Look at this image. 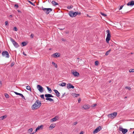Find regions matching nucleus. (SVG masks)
Returning <instances> with one entry per match:
<instances>
[{"label":"nucleus","instance_id":"4be33fe9","mask_svg":"<svg viewBox=\"0 0 134 134\" xmlns=\"http://www.w3.org/2000/svg\"><path fill=\"white\" fill-rule=\"evenodd\" d=\"M14 92L16 95H19L20 96H21V97L22 96H23V95L22 94L20 93H18L16 92Z\"/></svg>","mask_w":134,"mask_h":134},{"label":"nucleus","instance_id":"37998d69","mask_svg":"<svg viewBox=\"0 0 134 134\" xmlns=\"http://www.w3.org/2000/svg\"><path fill=\"white\" fill-rule=\"evenodd\" d=\"M77 123V122H75L73 123V125H76Z\"/></svg>","mask_w":134,"mask_h":134},{"label":"nucleus","instance_id":"de8ad7c7","mask_svg":"<svg viewBox=\"0 0 134 134\" xmlns=\"http://www.w3.org/2000/svg\"><path fill=\"white\" fill-rule=\"evenodd\" d=\"M123 6L124 5H123L121 6L120 8H119V10H121L122 8V7H123Z\"/></svg>","mask_w":134,"mask_h":134},{"label":"nucleus","instance_id":"58836bf2","mask_svg":"<svg viewBox=\"0 0 134 134\" xmlns=\"http://www.w3.org/2000/svg\"><path fill=\"white\" fill-rule=\"evenodd\" d=\"M33 131V129L32 128H31L29 129V131L30 132H31Z\"/></svg>","mask_w":134,"mask_h":134},{"label":"nucleus","instance_id":"a19ab883","mask_svg":"<svg viewBox=\"0 0 134 134\" xmlns=\"http://www.w3.org/2000/svg\"><path fill=\"white\" fill-rule=\"evenodd\" d=\"M49 101H50V102H52V101H53L54 100L53 99H52L51 98H49Z\"/></svg>","mask_w":134,"mask_h":134},{"label":"nucleus","instance_id":"7c9ffc66","mask_svg":"<svg viewBox=\"0 0 134 134\" xmlns=\"http://www.w3.org/2000/svg\"><path fill=\"white\" fill-rule=\"evenodd\" d=\"M75 13L76 15V16L78 14H81L80 12H75Z\"/></svg>","mask_w":134,"mask_h":134},{"label":"nucleus","instance_id":"f704fd0d","mask_svg":"<svg viewBox=\"0 0 134 134\" xmlns=\"http://www.w3.org/2000/svg\"><path fill=\"white\" fill-rule=\"evenodd\" d=\"M28 2L30 3V4H31V5H34V6L35 5V4L34 3L30 1H28Z\"/></svg>","mask_w":134,"mask_h":134},{"label":"nucleus","instance_id":"8fccbe9b","mask_svg":"<svg viewBox=\"0 0 134 134\" xmlns=\"http://www.w3.org/2000/svg\"><path fill=\"white\" fill-rule=\"evenodd\" d=\"M14 63H12L10 65L12 67V66H14Z\"/></svg>","mask_w":134,"mask_h":134},{"label":"nucleus","instance_id":"680f3d73","mask_svg":"<svg viewBox=\"0 0 134 134\" xmlns=\"http://www.w3.org/2000/svg\"><path fill=\"white\" fill-rule=\"evenodd\" d=\"M83 132L82 131L79 134H83Z\"/></svg>","mask_w":134,"mask_h":134},{"label":"nucleus","instance_id":"bb28decb","mask_svg":"<svg viewBox=\"0 0 134 134\" xmlns=\"http://www.w3.org/2000/svg\"><path fill=\"white\" fill-rule=\"evenodd\" d=\"M52 65H54V66L56 68H57V65L54 62H52Z\"/></svg>","mask_w":134,"mask_h":134},{"label":"nucleus","instance_id":"9b49d317","mask_svg":"<svg viewBox=\"0 0 134 134\" xmlns=\"http://www.w3.org/2000/svg\"><path fill=\"white\" fill-rule=\"evenodd\" d=\"M58 117L57 116H55L54 118L50 119V121L51 122H54L58 120Z\"/></svg>","mask_w":134,"mask_h":134},{"label":"nucleus","instance_id":"4468645a","mask_svg":"<svg viewBox=\"0 0 134 134\" xmlns=\"http://www.w3.org/2000/svg\"><path fill=\"white\" fill-rule=\"evenodd\" d=\"M72 74L74 76L76 77H78L79 75V73L76 71H73L72 72Z\"/></svg>","mask_w":134,"mask_h":134},{"label":"nucleus","instance_id":"79ce46f5","mask_svg":"<svg viewBox=\"0 0 134 134\" xmlns=\"http://www.w3.org/2000/svg\"><path fill=\"white\" fill-rule=\"evenodd\" d=\"M5 25H8V22L7 21H5Z\"/></svg>","mask_w":134,"mask_h":134},{"label":"nucleus","instance_id":"5701e85b","mask_svg":"<svg viewBox=\"0 0 134 134\" xmlns=\"http://www.w3.org/2000/svg\"><path fill=\"white\" fill-rule=\"evenodd\" d=\"M52 4H53L54 5H58V3L54 1H52Z\"/></svg>","mask_w":134,"mask_h":134},{"label":"nucleus","instance_id":"bf43d9fd","mask_svg":"<svg viewBox=\"0 0 134 134\" xmlns=\"http://www.w3.org/2000/svg\"><path fill=\"white\" fill-rule=\"evenodd\" d=\"M18 12L19 13H21V11L19 10H18Z\"/></svg>","mask_w":134,"mask_h":134},{"label":"nucleus","instance_id":"e433bc0d","mask_svg":"<svg viewBox=\"0 0 134 134\" xmlns=\"http://www.w3.org/2000/svg\"><path fill=\"white\" fill-rule=\"evenodd\" d=\"M100 14L102 15L103 16H107L105 14H104V13H103L101 12L100 13Z\"/></svg>","mask_w":134,"mask_h":134},{"label":"nucleus","instance_id":"473e14b6","mask_svg":"<svg viewBox=\"0 0 134 134\" xmlns=\"http://www.w3.org/2000/svg\"><path fill=\"white\" fill-rule=\"evenodd\" d=\"M99 64V62L97 61H96L95 62V64L96 65H97Z\"/></svg>","mask_w":134,"mask_h":134},{"label":"nucleus","instance_id":"13d9d810","mask_svg":"<svg viewBox=\"0 0 134 134\" xmlns=\"http://www.w3.org/2000/svg\"><path fill=\"white\" fill-rule=\"evenodd\" d=\"M65 93H64L63 94V95H62V97H64V95H65Z\"/></svg>","mask_w":134,"mask_h":134},{"label":"nucleus","instance_id":"338daca9","mask_svg":"<svg viewBox=\"0 0 134 134\" xmlns=\"http://www.w3.org/2000/svg\"><path fill=\"white\" fill-rule=\"evenodd\" d=\"M23 54L25 55H26V54H25L24 53H23Z\"/></svg>","mask_w":134,"mask_h":134},{"label":"nucleus","instance_id":"9d476101","mask_svg":"<svg viewBox=\"0 0 134 134\" xmlns=\"http://www.w3.org/2000/svg\"><path fill=\"white\" fill-rule=\"evenodd\" d=\"M69 16L71 17H74L76 16L75 12L72 11H69Z\"/></svg>","mask_w":134,"mask_h":134},{"label":"nucleus","instance_id":"c756f323","mask_svg":"<svg viewBox=\"0 0 134 134\" xmlns=\"http://www.w3.org/2000/svg\"><path fill=\"white\" fill-rule=\"evenodd\" d=\"M54 127V126L52 124H51L50 126V127L51 128V129Z\"/></svg>","mask_w":134,"mask_h":134},{"label":"nucleus","instance_id":"49530a36","mask_svg":"<svg viewBox=\"0 0 134 134\" xmlns=\"http://www.w3.org/2000/svg\"><path fill=\"white\" fill-rule=\"evenodd\" d=\"M34 36V35L33 34H31V35H30V37L31 38H33Z\"/></svg>","mask_w":134,"mask_h":134},{"label":"nucleus","instance_id":"a211bd4d","mask_svg":"<svg viewBox=\"0 0 134 134\" xmlns=\"http://www.w3.org/2000/svg\"><path fill=\"white\" fill-rule=\"evenodd\" d=\"M53 56L55 58H58L60 57L59 54L56 53L53 54Z\"/></svg>","mask_w":134,"mask_h":134},{"label":"nucleus","instance_id":"e2e57ef3","mask_svg":"<svg viewBox=\"0 0 134 134\" xmlns=\"http://www.w3.org/2000/svg\"><path fill=\"white\" fill-rule=\"evenodd\" d=\"M12 16H13L12 15H9V17L11 18H12Z\"/></svg>","mask_w":134,"mask_h":134},{"label":"nucleus","instance_id":"603ef678","mask_svg":"<svg viewBox=\"0 0 134 134\" xmlns=\"http://www.w3.org/2000/svg\"><path fill=\"white\" fill-rule=\"evenodd\" d=\"M97 105V104H94L93 105L92 107H94L96 106Z\"/></svg>","mask_w":134,"mask_h":134},{"label":"nucleus","instance_id":"ea45409f","mask_svg":"<svg viewBox=\"0 0 134 134\" xmlns=\"http://www.w3.org/2000/svg\"><path fill=\"white\" fill-rule=\"evenodd\" d=\"M14 6L15 7H16V8H18L19 7L18 5L17 4H15Z\"/></svg>","mask_w":134,"mask_h":134},{"label":"nucleus","instance_id":"0e129e2a","mask_svg":"<svg viewBox=\"0 0 134 134\" xmlns=\"http://www.w3.org/2000/svg\"><path fill=\"white\" fill-rule=\"evenodd\" d=\"M111 80H110L109 81V83H111Z\"/></svg>","mask_w":134,"mask_h":134},{"label":"nucleus","instance_id":"4d7b16f0","mask_svg":"<svg viewBox=\"0 0 134 134\" xmlns=\"http://www.w3.org/2000/svg\"><path fill=\"white\" fill-rule=\"evenodd\" d=\"M81 101V99L80 98L79 99H78V102L79 103Z\"/></svg>","mask_w":134,"mask_h":134},{"label":"nucleus","instance_id":"6e6552de","mask_svg":"<svg viewBox=\"0 0 134 134\" xmlns=\"http://www.w3.org/2000/svg\"><path fill=\"white\" fill-rule=\"evenodd\" d=\"M37 88L39 91L41 93L43 92L44 91L43 88L40 85L37 86Z\"/></svg>","mask_w":134,"mask_h":134},{"label":"nucleus","instance_id":"f03ea898","mask_svg":"<svg viewBox=\"0 0 134 134\" xmlns=\"http://www.w3.org/2000/svg\"><path fill=\"white\" fill-rule=\"evenodd\" d=\"M10 41L12 42L14 46L16 48H18L19 47V45L12 38L10 37Z\"/></svg>","mask_w":134,"mask_h":134},{"label":"nucleus","instance_id":"7ed1b4c3","mask_svg":"<svg viewBox=\"0 0 134 134\" xmlns=\"http://www.w3.org/2000/svg\"><path fill=\"white\" fill-rule=\"evenodd\" d=\"M107 33V37L106 39V41L107 43H109V41L110 40L111 35L110 33L109 30H107L106 31Z\"/></svg>","mask_w":134,"mask_h":134},{"label":"nucleus","instance_id":"b1692460","mask_svg":"<svg viewBox=\"0 0 134 134\" xmlns=\"http://www.w3.org/2000/svg\"><path fill=\"white\" fill-rule=\"evenodd\" d=\"M26 89L30 91L31 92V90L30 87L29 86H27L26 87Z\"/></svg>","mask_w":134,"mask_h":134},{"label":"nucleus","instance_id":"20e7f679","mask_svg":"<svg viewBox=\"0 0 134 134\" xmlns=\"http://www.w3.org/2000/svg\"><path fill=\"white\" fill-rule=\"evenodd\" d=\"M42 9L44 11L45 13L48 14L50 12L52 11V9L51 8H45L42 7Z\"/></svg>","mask_w":134,"mask_h":134},{"label":"nucleus","instance_id":"f3484780","mask_svg":"<svg viewBox=\"0 0 134 134\" xmlns=\"http://www.w3.org/2000/svg\"><path fill=\"white\" fill-rule=\"evenodd\" d=\"M83 108L85 109H89L90 108V106L88 105H83Z\"/></svg>","mask_w":134,"mask_h":134},{"label":"nucleus","instance_id":"2eb2a0df","mask_svg":"<svg viewBox=\"0 0 134 134\" xmlns=\"http://www.w3.org/2000/svg\"><path fill=\"white\" fill-rule=\"evenodd\" d=\"M53 90L56 94V96L57 97H59L60 96V93L58 92V91L57 90Z\"/></svg>","mask_w":134,"mask_h":134},{"label":"nucleus","instance_id":"4c0bfd02","mask_svg":"<svg viewBox=\"0 0 134 134\" xmlns=\"http://www.w3.org/2000/svg\"><path fill=\"white\" fill-rule=\"evenodd\" d=\"M13 30L15 31H18L17 28L16 27H14Z\"/></svg>","mask_w":134,"mask_h":134},{"label":"nucleus","instance_id":"ddd939ff","mask_svg":"<svg viewBox=\"0 0 134 134\" xmlns=\"http://www.w3.org/2000/svg\"><path fill=\"white\" fill-rule=\"evenodd\" d=\"M128 6H132L134 5V1H131L129 2L127 4Z\"/></svg>","mask_w":134,"mask_h":134},{"label":"nucleus","instance_id":"aec40b11","mask_svg":"<svg viewBox=\"0 0 134 134\" xmlns=\"http://www.w3.org/2000/svg\"><path fill=\"white\" fill-rule=\"evenodd\" d=\"M7 117V115H5L0 117V120H2L5 119Z\"/></svg>","mask_w":134,"mask_h":134},{"label":"nucleus","instance_id":"864d4df0","mask_svg":"<svg viewBox=\"0 0 134 134\" xmlns=\"http://www.w3.org/2000/svg\"><path fill=\"white\" fill-rule=\"evenodd\" d=\"M22 98L23 99H24L25 100V98L23 96H22Z\"/></svg>","mask_w":134,"mask_h":134},{"label":"nucleus","instance_id":"2f4dec72","mask_svg":"<svg viewBox=\"0 0 134 134\" xmlns=\"http://www.w3.org/2000/svg\"><path fill=\"white\" fill-rule=\"evenodd\" d=\"M5 97L7 98H8L9 97V96L8 94L7 93H5Z\"/></svg>","mask_w":134,"mask_h":134},{"label":"nucleus","instance_id":"f257e3e1","mask_svg":"<svg viewBox=\"0 0 134 134\" xmlns=\"http://www.w3.org/2000/svg\"><path fill=\"white\" fill-rule=\"evenodd\" d=\"M41 105V102L38 100L36 101L35 103L32 105L31 108L33 110L39 108Z\"/></svg>","mask_w":134,"mask_h":134},{"label":"nucleus","instance_id":"dca6fc26","mask_svg":"<svg viewBox=\"0 0 134 134\" xmlns=\"http://www.w3.org/2000/svg\"><path fill=\"white\" fill-rule=\"evenodd\" d=\"M43 126L42 125H41L40 126H38L36 129V131H37L38 130L41 129L42 130L43 128Z\"/></svg>","mask_w":134,"mask_h":134},{"label":"nucleus","instance_id":"393cba45","mask_svg":"<svg viewBox=\"0 0 134 134\" xmlns=\"http://www.w3.org/2000/svg\"><path fill=\"white\" fill-rule=\"evenodd\" d=\"M21 45L22 46H25L27 44V43L25 42H23L21 43Z\"/></svg>","mask_w":134,"mask_h":134},{"label":"nucleus","instance_id":"052dcab7","mask_svg":"<svg viewBox=\"0 0 134 134\" xmlns=\"http://www.w3.org/2000/svg\"><path fill=\"white\" fill-rule=\"evenodd\" d=\"M49 98H48V97H47V98H46V99L47 100H49Z\"/></svg>","mask_w":134,"mask_h":134},{"label":"nucleus","instance_id":"c03bdc74","mask_svg":"<svg viewBox=\"0 0 134 134\" xmlns=\"http://www.w3.org/2000/svg\"><path fill=\"white\" fill-rule=\"evenodd\" d=\"M130 72H134V69H131V70H130Z\"/></svg>","mask_w":134,"mask_h":134},{"label":"nucleus","instance_id":"a878e982","mask_svg":"<svg viewBox=\"0 0 134 134\" xmlns=\"http://www.w3.org/2000/svg\"><path fill=\"white\" fill-rule=\"evenodd\" d=\"M46 98L48 97L49 98V97H51V94H45L44 96Z\"/></svg>","mask_w":134,"mask_h":134},{"label":"nucleus","instance_id":"72a5a7b5","mask_svg":"<svg viewBox=\"0 0 134 134\" xmlns=\"http://www.w3.org/2000/svg\"><path fill=\"white\" fill-rule=\"evenodd\" d=\"M40 97L43 99H44V94H42L40 95Z\"/></svg>","mask_w":134,"mask_h":134},{"label":"nucleus","instance_id":"09e8293b","mask_svg":"<svg viewBox=\"0 0 134 134\" xmlns=\"http://www.w3.org/2000/svg\"><path fill=\"white\" fill-rule=\"evenodd\" d=\"M2 86V83L1 81H0V87H1Z\"/></svg>","mask_w":134,"mask_h":134},{"label":"nucleus","instance_id":"a18cd8bd","mask_svg":"<svg viewBox=\"0 0 134 134\" xmlns=\"http://www.w3.org/2000/svg\"><path fill=\"white\" fill-rule=\"evenodd\" d=\"M72 6L71 5L70 6H68V9H69L70 8H72Z\"/></svg>","mask_w":134,"mask_h":134},{"label":"nucleus","instance_id":"c9c22d12","mask_svg":"<svg viewBox=\"0 0 134 134\" xmlns=\"http://www.w3.org/2000/svg\"><path fill=\"white\" fill-rule=\"evenodd\" d=\"M125 88L129 90H131V87L129 86H126L125 87Z\"/></svg>","mask_w":134,"mask_h":134},{"label":"nucleus","instance_id":"c85d7f7f","mask_svg":"<svg viewBox=\"0 0 134 134\" xmlns=\"http://www.w3.org/2000/svg\"><path fill=\"white\" fill-rule=\"evenodd\" d=\"M47 90L50 92V93H51L52 92V90L51 88L48 87L47 86Z\"/></svg>","mask_w":134,"mask_h":134},{"label":"nucleus","instance_id":"0eeeda50","mask_svg":"<svg viewBox=\"0 0 134 134\" xmlns=\"http://www.w3.org/2000/svg\"><path fill=\"white\" fill-rule=\"evenodd\" d=\"M119 130L120 131H122V133L123 134H125L128 131V130L126 129H123L121 127H119Z\"/></svg>","mask_w":134,"mask_h":134},{"label":"nucleus","instance_id":"5fc2aeb1","mask_svg":"<svg viewBox=\"0 0 134 134\" xmlns=\"http://www.w3.org/2000/svg\"><path fill=\"white\" fill-rule=\"evenodd\" d=\"M37 131H36V130L35 131H34L32 133H30V134H34Z\"/></svg>","mask_w":134,"mask_h":134},{"label":"nucleus","instance_id":"3c124183","mask_svg":"<svg viewBox=\"0 0 134 134\" xmlns=\"http://www.w3.org/2000/svg\"><path fill=\"white\" fill-rule=\"evenodd\" d=\"M60 30H63L65 29V28H63L61 29V28H58Z\"/></svg>","mask_w":134,"mask_h":134},{"label":"nucleus","instance_id":"423d86ee","mask_svg":"<svg viewBox=\"0 0 134 134\" xmlns=\"http://www.w3.org/2000/svg\"><path fill=\"white\" fill-rule=\"evenodd\" d=\"M3 57H5L6 58H9V54L7 51H4L2 53Z\"/></svg>","mask_w":134,"mask_h":134},{"label":"nucleus","instance_id":"6ab92c4d","mask_svg":"<svg viewBox=\"0 0 134 134\" xmlns=\"http://www.w3.org/2000/svg\"><path fill=\"white\" fill-rule=\"evenodd\" d=\"M66 83L64 82H62V83L59 84V86L62 87L65 86H66Z\"/></svg>","mask_w":134,"mask_h":134},{"label":"nucleus","instance_id":"1a4fd4ad","mask_svg":"<svg viewBox=\"0 0 134 134\" xmlns=\"http://www.w3.org/2000/svg\"><path fill=\"white\" fill-rule=\"evenodd\" d=\"M102 127L101 126H99L97 128L93 131V133H96L99 132L102 129Z\"/></svg>","mask_w":134,"mask_h":134},{"label":"nucleus","instance_id":"774afa93","mask_svg":"<svg viewBox=\"0 0 134 134\" xmlns=\"http://www.w3.org/2000/svg\"><path fill=\"white\" fill-rule=\"evenodd\" d=\"M133 133V134L134 133V130L133 131V133Z\"/></svg>","mask_w":134,"mask_h":134},{"label":"nucleus","instance_id":"f8f14e48","mask_svg":"<svg viewBox=\"0 0 134 134\" xmlns=\"http://www.w3.org/2000/svg\"><path fill=\"white\" fill-rule=\"evenodd\" d=\"M67 88L68 89H70V88L74 89V87L73 86L71 85V83H69L67 85Z\"/></svg>","mask_w":134,"mask_h":134},{"label":"nucleus","instance_id":"6e6d98bb","mask_svg":"<svg viewBox=\"0 0 134 134\" xmlns=\"http://www.w3.org/2000/svg\"><path fill=\"white\" fill-rule=\"evenodd\" d=\"M62 41H65V39H64L63 38H62Z\"/></svg>","mask_w":134,"mask_h":134},{"label":"nucleus","instance_id":"39448f33","mask_svg":"<svg viewBox=\"0 0 134 134\" xmlns=\"http://www.w3.org/2000/svg\"><path fill=\"white\" fill-rule=\"evenodd\" d=\"M117 113L116 112H114L113 113H111L108 115L107 116L108 118H111L113 119L115 118L117 115Z\"/></svg>","mask_w":134,"mask_h":134},{"label":"nucleus","instance_id":"412c9836","mask_svg":"<svg viewBox=\"0 0 134 134\" xmlns=\"http://www.w3.org/2000/svg\"><path fill=\"white\" fill-rule=\"evenodd\" d=\"M72 96L75 97H77L80 96L79 94H76L75 93H73L72 94Z\"/></svg>","mask_w":134,"mask_h":134},{"label":"nucleus","instance_id":"cd10ccee","mask_svg":"<svg viewBox=\"0 0 134 134\" xmlns=\"http://www.w3.org/2000/svg\"><path fill=\"white\" fill-rule=\"evenodd\" d=\"M111 51V50H109V51H107L105 54V55H108L109 53Z\"/></svg>","mask_w":134,"mask_h":134},{"label":"nucleus","instance_id":"69168bd1","mask_svg":"<svg viewBox=\"0 0 134 134\" xmlns=\"http://www.w3.org/2000/svg\"><path fill=\"white\" fill-rule=\"evenodd\" d=\"M54 97V96H53L51 94V97Z\"/></svg>","mask_w":134,"mask_h":134}]
</instances>
